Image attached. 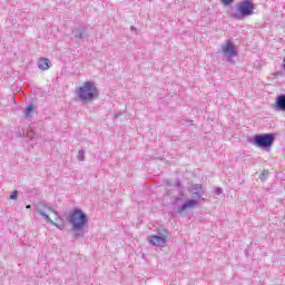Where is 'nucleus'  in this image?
<instances>
[{
  "label": "nucleus",
  "instance_id": "obj_3",
  "mask_svg": "<svg viewBox=\"0 0 285 285\" xmlns=\"http://www.w3.org/2000/svg\"><path fill=\"white\" fill-rule=\"evenodd\" d=\"M255 14V4L252 0H243L236 6V11L232 12V19L242 21L246 17H253Z\"/></svg>",
  "mask_w": 285,
  "mask_h": 285
},
{
  "label": "nucleus",
  "instance_id": "obj_16",
  "mask_svg": "<svg viewBox=\"0 0 285 285\" xmlns=\"http://www.w3.org/2000/svg\"><path fill=\"white\" fill-rule=\"evenodd\" d=\"M19 197V191L18 190H13L12 194L10 195L9 199H18Z\"/></svg>",
  "mask_w": 285,
  "mask_h": 285
},
{
  "label": "nucleus",
  "instance_id": "obj_20",
  "mask_svg": "<svg viewBox=\"0 0 285 285\" xmlns=\"http://www.w3.org/2000/svg\"><path fill=\"white\" fill-rule=\"evenodd\" d=\"M224 193V189H222V188H216V195H222Z\"/></svg>",
  "mask_w": 285,
  "mask_h": 285
},
{
  "label": "nucleus",
  "instance_id": "obj_2",
  "mask_svg": "<svg viewBox=\"0 0 285 285\" xmlns=\"http://www.w3.org/2000/svg\"><path fill=\"white\" fill-rule=\"evenodd\" d=\"M79 101H94L99 97V89L94 81H86L81 87L76 89Z\"/></svg>",
  "mask_w": 285,
  "mask_h": 285
},
{
  "label": "nucleus",
  "instance_id": "obj_21",
  "mask_svg": "<svg viewBox=\"0 0 285 285\" xmlns=\"http://www.w3.org/2000/svg\"><path fill=\"white\" fill-rule=\"evenodd\" d=\"M53 226H56L57 228H60V229H61V226H60V225H58L57 223H56V225H53Z\"/></svg>",
  "mask_w": 285,
  "mask_h": 285
},
{
  "label": "nucleus",
  "instance_id": "obj_19",
  "mask_svg": "<svg viewBox=\"0 0 285 285\" xmlns=\"http://www.w3.org/2000/svg\"><path fill=\"white\" fill-rule=\"evenodd\" d=\"M27 137H29V139H35V132L32 130L28 131Z\"/></svg>",
  "mask_w": 285,
  "mask_h": 285
},
{
  "label": "nucleus",
  "instance_id": "obj_11",
  "mask_svg": "<svg viewBox=\"0 0 285 285\" xmlns=\"http://www.w3.org/2000/svg\"><path fill=\"white\" fill-rule=\"evenodd\" d=\"M50 66H52V65L50 62V59H48V58H42V59L38 60V68L40 70H50Z\"/></svg>",
  "mask_w": 285,
  "mask_h": 285
},
{
  "label": "nucleus",
  "instance_id": "obj_24",
  "mask_svg": "<svg viewBox=\"0 0 285 285\" xmlns=\"http://www.w3.org/2000/svg\"><path fill=\"white\" fill-rule=\"evenodd\" d=\"M206 199L205 198H202V202H205Z\"/></svg>",
  "mask_w": 285,
  "mask_h": 285
},
{
  "label": "nucleus",
  "instance_id": "obj_4",
  "mask_svg": "<svg viewBox=\"0 0 285 285\" xmlns=\"http://www.w3.org/2000/svg\"><path fill=\"white\" fill-rule=\"evenodd\" d=\"M274 141V134H261L254 136L252 144L253 146H256V148H262L263 150H271V147L273 146Z\"/></svg>",
  "mask_w": 285,
  "mask_h": 285
},
{
  "label": "nucleus",
  "instance_id": "obj_1",
  "mask_svg": "<svg viewBox=\"0 0 285 285\" xmlns=\"http://www.w3.org/2000/svg\"><path fill=\"white\" fill-rule=\"evenodd\" d=\"M68 224L71 226V230L75 234L76 238L83 237L85 232L83 228L88 226V215L83 213V210L76 208L67 217Z\"/></svg>",
  "mask_w": 285,
  "mask_h": 285
},
{
  "label": "nucleus",
  "instance_id": "obj_22",
  "mask_svg": "<svg viewBox=\"0 0 285 285\" xmlns=\"http://www.w3.org/2000/svg\"><path fill=\"white\" fill-rule=\"evenodd\" d=\"M26 208L30 209V208H32V206L31 205H27Z\"/></svg>",
  "mask_w": 285,
  "mask_h": 285
},
{
  "label": "nucleus",
  "instance_id": "obj_10",
  "mask_svg": "<svg viewBox=\"0 0 285 285\" xmlns=\"http://www.w3.org/2000/svg\"><path fill=\"white\" fill-rule=\"evenodd\" d=\"M73 37L79 40L88 39V31H86V28L79 27L73 30Z\"/></svg>",
  "mask_w": 285,
  "mask_h": 285
},
{
  "label": "nucleus",
  "instance_id": "obj_8",
  "mask_svg": "<svg viewBox=\"0 0 285 285\" xmlns=\"http://www.w3.org/2000/svg\"><path fill=\"white\" fill-rule=\"evenodd\" d=\"M148 242L153 246H165L166 242H168V232H164L159 235H151L149 236Z\"/></svg>",
  "mask_w": 285,
  "mask_h": 285
},
{
  "label": "nucleus",
  "instance_id": "obj_18",
  "mask_svg": "<svg viewBox=\"0 0 285 285\" xmlns=\"http://www.w3.org/2000/svg\"><path fill=\"white\" fill-rule=\"evenodd\" d=\"M266 179H268V174L263 173V174L261 175V181H266Z\"/></svg>",
  "mask_w": 285,
  "mask_h": 285
},
{
  "label": "nucleus",
  "instance_id": "obj_7",
  "mask_svg": "<svg viewBox=\"0 0 285 285\" xmlns=\"http://www.w3.org/2000/svg\"><path fill=\"white\" fill-rule=\"evenodd\" d=\"M199 206V200L197 199H187L180 207L177 208L176 213L178 215H186V212L194 210Z\"/></svg>",
  "mask_w": 285,
  "mask_h": 285
},
{
  "label": "nucleus",
  "instance_id": "obj_5",
  "mask_svg": "<svg viewBox=\"0 0 285 285\" xmlns=\"http://www.w3.org/2000/svg\"><path fill=\"white\" fill-rule=\"evenodd\" d=\"M33 208L36 210V213H39L41 215V217H43V219L47 222V224H53L57 225V223L52 222L50 219V216H48V210L49 213H53L55 215H59L55 209H52V207L48 206V204L40 202L33 205Z\"/></svg>",
  "mask_w": 285,
  "mask_h": 285
},
{
  "label": "nucleus",
  "instance_id": "obj_23",
  "mask_svg": "<svg viewBox=\"0 0 285 285\" xmlns=\"http://www.w3.org/2000/svg\"><path fill=\"white\" fill-rule=\"evenodd\" d=\"M131 30H136L135 27H131Z\"/></svg>",
  "mask_w": 285,
  "mask_h": 285
},
{
  "label": "nucleus",
  "instance_id": "obj_14",
  "mask_svg": "<svg viewBox=\"0 0 285 285\" xmlns=\"http://www.w3.org/2000/svg\"><path fill=\"white\" fill-rule=\"evenodd\" d=\"M85 159H86V157H85V154H83V149H80L78 151V155H77V160L78 161H83Z\"/></svg>",
  "mask_w": 285,
  "mask_h": 285
},
{
  "label": "nucleus",
  "instance_id": "obj_6",
  "mask_svg": "<svg viewBox=\"0 0 285 285\" xmlns=\"http://www.w3.org/2000/svg\"><path fill=\"white\" fill-rule=\"evenodd\" d=\"M222 53L227 59V61H233L237 57V49L230 40H227L226 43L222 46Z\"/></svg>",
  "mask_w": 285,
  "mask_h": 285
},
{
  "label": "nucleus",
  "instance_id": "obj_12",
  "mask_svg": "<svg viewBox=\"0 0 285 285\" xmlns=\"http://www.w3.org/2000/svg\"><path fill=\"white\" fill-rule=\"evenodd\" d=\"M32 112H35V105H29L23 111L26 119H30V117H32Z\"/></svg>",
  "mask_w": 285,
  "mask_h": 285
},
{
  "label": "nucleus",
  "instance_id": "obj_9",
  "mask_svg": "<svg viewBox=\"0 0 285 285\" xmlns=\"http://www.w3.org/2000/svg\"><path fill=\"white\" fill-rule=\"evenodd\" d=\"M274 110H276V112H285V94L276 97Z\"/></svg>",
  "mask_w": 285,
  "mask_h": 285
},
{
  "label": "nucleus",
  "instance_id": "obj_17",
  "mask_svg": "<svg viewBox=\"0 0 285 285\" xmlns=\"http://www.w3.org/2000/svg\"><path fill=\"white\" fill-rule=\"evenodd\" d=\"M223 6H230V3H233V1L235 0H220Z\"/></svg>",
  "mask_w": 285,
  "mask_h": 285
},
{
  "label": "nucleus",
  "instance_id": "obj_13",
  "mask_svg": "<svg viewBox=\"0 0 285 285\" xmlns=\"http://www.w3.org/2000/svg\"><path fill=\"white\" fill-rule=\"evenodd\" d=\"M202 195H204V191H194L191 193V199H196V202H199V199H202Z\"/></svg>",
  "mask_w": 285,
  "mask_h": 285
},
{
  "label": "nucleus",
  "instance_id": "obj_15",
  "mask_svg": "<svg viewBox=\"0 0 285 285\" xmlns=\"http://www.w3.org/2000/svg\"><path fill=\"white\" fill-rule=\"evenodd\" d=\"M191 189L196 190V191H200L204 193V189L202 187V184H195L191 186Z\"/></svg>",
  "mask_w": 285,
  "mask_h": 285
}]
</instances>
